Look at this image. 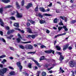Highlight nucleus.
<instances>
[{
    "label": "nucleus",
    "instance_id": "6e6d98bb",
    "mask_svg": "<svg viewBox=\"0 0 76 76\" xmlns=\"http://www.w3.org/2000/svg\"><path fill=\"white\" fill-rule=\"evenodd\" d=\"M46 33H47V34H49V33H50V31L47 29L46 30Z\"/></svg>",
    "mask_w": 76,
    "mask_h": 76
},
{
    "label": "nucleus",
    "instance_id": "39448f33",
    "mask_svg": "<svg viewBox=\"0 0 76 76\" xmlns=\"http://www.w3.org/2000/svg\"><path fill=\"white\" fill-rule=\"evenodd\" d=\"M20 64L21 63H20V62H18L17 63V65L18 66L19 69H20V72L21 71L22 69V66L20 65Z\"/></svg>",
    "mask_w": 76,
    "mask_h": 76
},
{
    "label": "nucleus",
    "instance_id": "a211bd4d",
    "mask_svg": "<svg viewBox=\"0 0 76 76\" xmlns=\"http://www.w3.org/2000/svg\"><path fill=\"white\" fill-rule=\"evenodd\" d=\"M64 59V56H63L62 55H61L60 56V57L59 58V60H61V61H62Z\"/></svg>",
    "mask_w": 76,
    "mask_h": 76
},
{
    "label": "nucleus",
    "instance_id": "37998d69",
    "mask_svg": "<svg viewBox=\"0 0 76 76\" xmlns=\"http://www.w3.org/2000/svg\"><path fill=\"white\" fill-rule=\"evenodd\" d=\"M31 38L33 39L35 38V35L34 34L31 35Z\"/></svg>",
    "mask_w": 76,
    "mask_h": 76
},
{
    "label": "nucleus",
    "instance_id": "72a5a7b5",
    "mask_svg": "<svg viewBox=\"0 0 76 76\" xmlns=\"http://www.w3.org/2000/svg\"><path fill=\"white\" fill-rule=\"evenodd\" d=\"M28 66L30 68H31L32 67V65H31V64H28Z\"/></svg>",
    "mask_w": 76,
    "mask_h": 76
},
{
    "label": "nucleus",
    "instance_id": "5fc2aeb1",
    "mask_svg": "<svg viewBox=\"0 0 76 76\" xmlns=\"http://www.w3.org/2000/svg\"><path fill=\"white\" fill-rule=\"evenodd\" d=\"M27 26H30V23H29L27 22Z\"/></svg>",
    "mask_w": 76,
    "mask_h": 76
},
{
    "label": "nucleus",
    "instance_id": "4c0bfd02",
    "mask_svg": "<svg viewBox=\"0 0 76 76\" xmlns=\"http://www.w3.org/2000/svg\"><path fill=\"white\" fill-rule=\"evenodd\" d=\"M42 75L43 76H46V72H43L42 74Z\"/></svg>",
    "mask_w": 76,
    "mask_h": 76
},
{
    "label": "nucleus",
    "instance_id": "393cba45",
    "mask_svg": "<svg viewBox=\"0 0 76 76\" xmlns=\"http://www.w3.org/2000/svg\"><path fill=\"white\" fill-rule=\"evenodd\" d=\"M56 48H57V50H58V51H60L61 49V48L57 46H56Z\"/></svg>",
    "mask_w": 76,
    "mask_h": 76
},
{
    "label": "nucleus",
    "instance_id": "9d476101",
    "mask_svg": "<svg viewBox=\"0 0 76 76\" xmlns=\"http://www.w3.org/2000/svg\"><path fill=\"white\" fill-rule=\"evenodd\" d=\"M17 12V16L18 18H22V14L21 13L19 14L18 12Z\"/></svg>",
    "mask_w": 76,
    "mask_h": 76
},
{
    "label": "nucleus",
    "instance_id": "2eb2a0df",
    "mask_svg": "<svg viewBox=\"0 0 76 76\" xmlns=\"http://www.w3.org/2000/svg\"><path fill=\"white\" fill-rule=\"evenodd\" d=\"M28 22H30L32 24H34L35 23V21H32L31 20L28 19L27 20Z\"/></svg>",
    "mask_w": 76,
    "mask_h": 76
},
{
    "label": "nucleus",
    "instance_id": "f257e3e1",
    "mask_svg": "<svg viewBox=\"0 0 76 76\" xmlns=\"http://www.w3.org/2000/svg\"><path fill=\"white\" fill-rule=\"evenodd\" d=\"M18 36L19 38L17 39V41L18 43L20 42L21 43V44H28V43H31V41H29L28 42H23L22 41H20V39H22V37L20 36V34H18Z\"/></svg>",
    "mask_w": 76,
    "mask_h": 76
},
{
    "label": "nucleus",
    "instance_id": "09e8293b",
    "mask_svg": "<svg viewBox=\"0 0 76 76\" xmlns=\"http://www.w3.org/2000/svg\"><path fill=\"white\" fill-rule=\"evenodd\" d=\"M66 33H64L62 34H59L60 36H63V35H66Z\"/></svg>",
    "mask_w": 76,
    "mask_h": 76
},
{
    "label": "nucleus",
    "instance_id": "20e7f679",
    "mask_svg": "<svg viewBox=\"0 0 76 76\" xmlns=\"http://www.w3.org/2000/svg\"><path fill=\"white\" fill-rule=\"evenodd\" d=\"M45 53H52L53 54H54V51L51 50H45Z\"/></svg>",
    "mask_w": 76,
    "mask_h": 76
},
{
    "label": "nucleus",
    "instance_id": "412c9836",
    "mask_svg": "<svg viewBox=\"0 0 76 76\" xmlns=\"http://www.w3.org/2000/svg\"><path fill=\"white\" fill-rule=\"evenodd\" d=\"M12 32H13V30H10L8 31L7 34L8 35H9L10 33H12Z\"/></svg>",
    "mask_w": 76,
    "mask_h": 76
},
{
    "label": "nucleus",
    "instance_id": "f8f14e48",
    "mask_svg": "<svg viewBox=\"0 0 76 76\" xmlns=\"http://www.w3.org/2000/svg\"><path fill=\"white\" fill-rule=\"evenodd\" d=\"M26 29H27V32H28L29 33H30V34H32L33 32H32V31H31V29L29 28H26Z\"/></svg>",
    "mask_w": 76,
    "mask_h": 76
},
{
    "label": "nucleus",
    "instance_id": "1a4fd4ad",
    "mask_svg": "<svg viewBox=\"0 0 76 76\" xmlns=\"http://www.w3.org/2000/svg\"><path fill=\"white\" fill-rule=\"evenodd\" d=\"M69 46V45L68 44H66V45H64V46L63 50H66L67 48Z\"/></svg>",
    "mask_w": 76,
    "mask_h": 76
},
{
    "label": "nucleus",
    "instance_id": "a878e982",
    "mask_svg": "<svg viewBox=\"0 0 76 76\" xmlns=\"http://www.w3.org/2000/svg\"><path fill=\"white\" fill-rule=\"evenodd\" d=\"M3 11V8H0V13H1V14H2Z\"/></svg>",
    "mask_w": 76,
    "mask_h": 76
},
{
    "label": "nucleus",
    "instance_id": "0e129e2a",
    "mask_svg": "<svg viewBox=\"0 0 76 76\" xmlns=\"http://www.w3.org/2000/svg\"><path fill=\"white\" fill-rule=\"evenodd\" d=\"M50 10L49 9H47L46 10H45V12H49L50 11Z\"/></svg>",
    "mask_w": 76,
    "mask_h": 76
},
{
    "label": "nucleus",
    "instance_id": "e433bc0d",
    "mask_svg": "<svg viewBox=\"0 0 76 76\" xmlns=\"http://www.w3.org/2000/svg\"><path fill=\"white\" fill-rule=\"evenodd\" d=\"M9 48H10V49L11 50H12V51H15V49H14V48H13L12 47H10Z\"/></svg>",
    "mask_w": 76,
    "mask_h": 76
},
{
    "label": "nucleus",
    "instance_id": "8fccbe9b",
    "mask_svg": "<svg viewBox=\"0 0 76 76\" xmlns=\"http://www.w3.org/2000/svg\"><path fill=\"white\" fill-rule=\"evenodd\" d=\"M39 16L40 18H42V17H43V16L41 15V14L40 13H39Z\"/></svg>",
    "mask_w": 76,
    "mask_h": 76
},
{
    "label": "nucleus",
    "instance_id": "4468645a",
    "mask_svg": "<svg viewBox=\"0 0 76 76\" xmlns=\"http://www.w3.org/2000/svg\"><path fill=\"white\" fill-rule=\"evenodd\" d=\"M15 29H16V30H18V31H20V32H21L22 33H25L24 31L23 30L20 31V29L18 28H15Z\"/></svg>",
    "mask_w": 76,
    "mask_h": 76
},
{
    "label": "nucleus",
    "instance_id": "473e14b6",
    "mask_svg": "<svg viewBox=\"0 0 76 76\" xmlns=\"http://www.w3.org/2000/svg\"><path fill=\"white\" fill-rule=\"evenodd\" d=\"M63 27L62 26H59L58 27V29L59 30V31H61V29H62V28H63Z\"/></svg>",
    "mask_w": 76,
    "mask_h": 76
},
{
    "label": "nucleus",
    "instance_id": "0eeeda50",
    "mask_svg": "<svg viewBox=\"0 0 76 76\" xmlns=\"http://www.w3.org/2000/svg\"><path fill=\"white\" fill-rule=\"evenodd\" d=\"M32 61H34V63H35L36 64L37 66H38L39 67H41V65H39V63H38V62H37V61H35V60H34V59H32Z\"/></svg>",
    "mask_w": 76,
    "mask_h": 76
},
{
    "label": "nucleus",
    "instance_id": "de8ad7c7",
    "mask_svg": "<svg viewBox=\"0 0 76 76\" xmlns=\"http://www.w3.org/2000/svg\"><path fill=\"white\" fill-rule=\"evenodd\" d=\"M35 53H36V52H28L27 53L28 54H30H30H34Z\"/></svg>",
    "mask_w": 76,
    "mask_h": 76
},
{
    "label": "nucleus",
    "instance_id": "603ef678",
    "mask_svg": "<svg viewBox=\"0 0 76 76\" xmlns=\"http://www.w3.org/2000/svg\"><path fill=\"white\" fill-rule=\"evenodd\" d=\"M60 37V34H58V35H57L56 36L54 37V38H57V37Z\"/></svg>",
    "mask_w": 76,
    "mask_h": 76
},
{
    "label": "nucleus",
    "instance_id": "bf43d9fd",
    "mask_svg": "<svg viewBox=\"0 0 76 76\" xmlns=\"http://www.w3.org/2000/svg\"><path fill=\"white\" fill-rule=\"evenodd\" d=\"M6 29L7 30H9V27L8 26L6 27Z\"/></svg>",
    "mask_w": 76,
    "mask_h": 76
},
{
    "label": "nucleus",
    "instance_id": "6e6552de",
    "mask_svg": "<svg viewBox=\"0 0 76 76\" xmlns=\"http://www.w3.org/2000/svg\"><path fill=\"white\" fill-rule=\"evenodd\" d=\"M32 6V4L30 3L28 4L27 5L26 7V8L27 9H28L30 7H31Z\"/></svg>",
    "mask_w": 76,
    "mask_h": 76
},
{
    "label": "nucleus",
    "instance_id": "f3484780",
    "mask_svg": "<svg viewBox=\"0 0 76 76\" xmlns=\"http://www.w3.org/2000/svg\"><path fill=\"white\" fill-rule=\"evenodd\" d=\"M16 6L17 9H19L20 8V6H19V4L18 2H16Z\"/></svg>",
    "mask_w": 76,
    "mask_h": 76
},
{
    "label": "nucleus",
    "instance_id": "5701e85b",
    "mask_svg": "<svg viewBox=\"0 0 76 76\" xmlns=\"http://www.w3.org/2000/svg\"><path fill=\"white\" fill-rule=\"evenodd\" d=\"M44 16H51L50 14L47 13H45L43 14Z\"/></svg>",
    "mask_w": 76,
    "mask_h": 76
},
{
    "label": "nucleus",
    "instance_id": "49530a36",
    "mask_svg": "<svg viewBox=\"0 0 76 76\" xmlns=\"http://www.w3.org/2000/svg\"><path fill=\"white\" fill-rule=\"evenodd\" d=\"M76 22V20H73L71 21V23H75Z\"/></svg>",
    "mask_w": 76,
    "mask_h": 76
},
{
    "label": "nucleus",
    "instance_id": "dca6fc26",
    "mask_svg": "<svg viewBox=\"0 0 76 76\" xmlns=\"http://www.w3.org/2000/svg\"><path fill=\"white\" fill-rule=\"evenodd\" d=\"M0 24L2 26H4V23L2 20L0 19Z\"/></svg>",
    "mask_w": 76,
    "mask_h": 76
},
{
    "label": "nucleus",
    "instance_id": "a18cd8bd",
    "mask_svg": "<svg viewBox=\"0 0 76 76\" xmlns=\"http://www.w3.org/2000/svg\"><path fill=\"white\" fill-rule=\"evenodd\" d=\"M56 53L57 54H58V55H59L60 56H61V53L60 52L57 51Z\"/></svg>",
    "mask_w": 76,
    "mask_h": 76
},
{
    "label": "nucleus",
    "instance_id": "7c9ffc66",
    "mask_svg": "<svg viewBox=\"0 0 76 76\" xmlns=\"http://www.w3.org/2000/svg\"><path fill=\"white\" fill-rule=\"evenodd\" d=\"M29 49H32L33 48V46L31 45H29Z\"/></svg>",
    "mask_w": 76,
    "mask_h": 76
},
{
    "label": "nucleus",
    "instance_id": "79ce46f5",
    "mask_svg": "<svg viewBox=\"0 0 76 76\" xmlns=\"http://www.w3.org/2000/svg\"><path fill=\"white\" fill-rule=\"evenodd\" d=\"M35 11L38 12V7L37 6L35 9Z\"/></svg>",
    "mask_w": 76,
    "mask_h": 76
},
{
    "label": "nucleus",
    "instance_id": "ddd939ff",
    "mask_svg": "<svg viewBox=\"0 0 76 76\" xmlns=\"http://www.w3.org/2000/svg\"><path fill=\"white\" fill-rule=\"evenodd\" d=\"M39 10L42 12H45V9L43 7L40 8Z\"/></svg>",
    "mask_w": 76,
    "mask_h": 76
},
{
    "label": "nucleus",
    "instance_id": "69168bd1",
    "mask_svg": "<svg viewBox=\"0 0 76 76\" xmlns=\"http://www.w3.org/2000/svg\"><path fill=\"white\" fill-rule=\"evenodd\" d=\"M65 31H68V29H67V28H65L64 29Z\"/></svg>",
    "mask_w": 76,
    "mask_h": 76
},
{
    "label": "nucleus",
    "instance_id": "338daca9",
    "mask_svg": "<svg viewBox=\"0 0 76 76\" xmlns=\"http://www.w3.org/2000/svg\"><path fill=\"white\" fill-rule=\"evenodd\" d=\"M0 67H3V65L0 64Z\"/></svg>",
    "mask_w": 76,
    "mask_h": 76
},
{
    "label": "nucleus",
    "instance_id": "58836bf2",
    "mask_svg": "<svg viewBox=\"0 0 76 76\" xmlns=\"http://www.w3.org/2000/svg\"><path fill=\"white\" fill-rule=\"evenodd\" d=\"M10 19H12V20H15V17L13 16H12L10 18Z\"/></svg>",
    "mask_w": 76,
    "mask_h": 76
},
{
    "label": "nucleus",
    "instance_id": "052dcab7",
    "mask_svg": "<svg viewBox=\"0 0 76 76\" xmlns=\"http://www.w3.org/2000/svg\"><path fill=\"white\" fill-rule=\"evenodd\" d=\"M56 13H59V10H58L56 9Z\"/></svg>",
    "mask_w": 76,
    "mask_h": 76
},
{
    "label": "nucleus",
    "instance_id": "4d7b16f0",
    "mask_svg": "<svg viewBox=\"0 0 76 76\" xmlns=\"http://www.w3.org/2000/svg\"><path fill=\"white\" fill-rule=\"evenodd\" d=\"M0 34L1 35H3V32H2V31H0Z\"/></svg>",
    "mask_w": 76,
    "mask_h": 76
},
{
    "label": "nucleus",
    "instance_id": "cd10ccee",
    "mask_svg": "<svg viewBox=\"0 0 76 76\" xmlns=\"http://www.w3.org/2000/svg\"><path fill=\"white\" fill-rule=\"evenodd\" d=\"M19 47L20 48H21V49H24V48H25V47L22 45H20Z\"/></svg>",
    "mask_w": 76,
    "mask_h": 76
},
{
    "label": "nucleus",
    "instance_id": "a19ab883",
    "mask_svg": "<svg viewBox=\"0 0 76 76\" xmlns=\"http://www.w3.org/2000/svg\"><path fill=\"white\" fill-rule=\"evenodd\" d=\"M41 48H46V47L44 45H42L40 46Z\"/></svg>",
    "mask_w": 76,
    "mask_h": 76
},
{
    "label": "nucleus",
    "instance_id": "c03bdc74",
    "mask_svg": "<svg viewBox=\"0 0 76 76\" xmlns=\"http://www.w3.org/2000/svg\"><path fill=\"white\" fill-rule=\"evenodd\" d=\"M57 22V18H55L54 20V23H56Z\"/></svg>",
    "mask_w": 76,
    "mask_h": 76
},
{
    "label": "nucleus",
    "instance_id": "f704fd0d",
    "mask_svg": "<svg viewBox=\"0 0 76 76\" xmlns=\"http://www.w3.org/2000/svg\"><path fill=\"white\" fill-rule=\"evenodd\" d=\"M4 57H6V55H3L0 56V58H4Z\"/></svg>",
    "mask_w": 76,
    "mask_h": 76
},
{
    "label": "nucleus",
    "instance_id": "ea45409f",
    "mask_svg": "<svg viewBox=\"0 0 76 76\" xmlns=\"http://www.w3.org/2000/svg\"><path fill=\"white\" fill-rule=\"evenodd\" d=\"M24 0H23L22 2H21V5L22 6H24Z\"/></svg>",
    "mask_w": 76,
    "mask_h": 76
},
{
    "label": "nucleus",
    "instance_id": "13d9d810",
    "mask_svg": "<svg viewBox=\"0 0 76 76\" xmlns=\"http://www.w3.org/2000/svg\"><path fill=\"white\" fill-rule=\"evenodd\" d=\"M71 72H72V76H75V73H74V72H73V71H71Z\"/></svg>",
    "mask_w": 76,
    "mask_h": 76
},
{
    "label": "nucleus",
    "instance_id": "3c124183",
    "mask_svg": "<svg viewBox=\"0 0 76 76\" xmlns=\"http://www.w3.org/2000/svg\"><path fill=\"white\" fill-rule=\"evenodd\" d=\"M53 67H51L50 68H49L48 69V70H50V69H53V67H54V65H53Z\"/></svg>",
    "mask_w": 76,
    "mask_h": 76
},
{
    "label": "nucleus",
    "instance_id": "e2e57ef3",
    "mask_svg": "<svg viewBox=\"0 0 76 76\" xmlns=\"http://www.w3.org/2000/svg\"><path fill=\"white\" fill-rule=\"evenodd\" d=\"M51 6H52V3H51L48 5V6L51 7Z\"/></svg>",
    "mask_w": 76,
    "mask_h": 76
},
{
    "label": "nucleus",
    "instance_id": "c9c22d12",
    "mask_svg": "<svg viewBox=\"0 0 76 76\" xmlns=\"http://www.w3.org/2000/svg\"><path fill=\"white\" fill-rule=\"evenodd\" d=\"M10 75H15V72H11L10 73Z\"/></svg>",
    "mask_w": 76,
    "mask_h": 76
},
{
    "label": "nucleus",
    "instance_id": "423d86ee",
    "mask_svg": "<svg viewBox=\"0 0 76 76\" xmlns=\"http://www.w3.org/2000/svg\"><path fill=\"white\" fill-rule=\"evenodd\" d=\"M60 18L62 20H64V21L65 22H66L67 20V18L64 16L63 17L62 16H60Z\"/></svg>",
    "mask_w": 76,
    "mask_h": 76
},
{
    "label": "nucleus",
    "instance_id": "c756f323",
    "mask_svg": "<svg viewBox=\"0 0 76 76\" xmlns=\"http://www.w3.org/2000/svg\"><path fill=\"white\" fill-rule=\"evenodd\" d=\"M13 37V35H11L10 36V37H7V39H11V38Z\"/></svg>",
    "mask_w": 76,
    "mask_h": 76
},
{
    "label": "nucleus",
    "instance_id": "4be33fe9",
    "mask_svg": "<svg viewBox=\"0 0 76 76\" xmlns=\"http://www.w3.org/2000/svg\"><path fill=\"white\" fill-rule=\"evenodd\" d=\"M14 26H15L16 27H17L18 28H19V23H15L14 24Z\"/></svg>",
    "mask_w": 76,
    "mask_h": 76
},
{
    "label": "nucleus",
    "instance_id": "2f4dec72",
    "mask_svg": "<svg viewBox=\"0 0 76 76\" xmlns=\"http://www.w3.org/2000/svg\"><path fill=\"white\" fill-rule=\"evenodd\" d=\"M29 45H27L25 46V48L26 49H29Z\"/></svg>",
    "mask_w": 76,
    "mask_h": 76
},
{
    "label": "nucleus",
    "instance_id": "680f3d73",
    "mask_svg": "<svg viewBox=\"0 0 76 76\" xmlns=\"http://www.w3.org/2000/svg\"><path fill=\"white\" fill-rule=\"evenodd\" d=\"M68 48L69 50H72V47H69Z\"/></svg>",
    "mask_w": 76,
    "mask_h": 76
},
{
    "label": "nucleus",
    "instance_id": "bb28decb",
    "mask_svg": "<svg viewBox=\"0 0 76 76\" xmlns=\"http://www.w3.org/2000/svg\"><path fill=\"white\" fill-rule=\"evenodd\" d=\"M58 25H60V26H61L62 25L63 26L64 25H63V23L61 22H61L58 23Z\"/></svg>",
    "mask_w": 76,
    "mask_h": 76
},
{
    "label": "nucleus",
    "instance_id": "9b49d317",
    "mask_svg": "<svg viewBox=\"0 0 76 76\" xmlns=\"http://www.w3.org/2000/svg\"><path fill=\"white\" fill-rule=\"evenodd\" d=\"M39 59L40 61H42V60H47V59L45 58V56H41Z\"/></svg>",
    "mask_w": 76,
    "mask_h": 76
},
{
    "label": "nucleus",
    "instance_id": "c85d7f7f",
    "mask_svg": "<svg viewBox=\"0 0 76 76\" xmlns=\"http://www.w3.org/2000/svg\"><path fill=\"white\" fill-rule=\"evenodd\" d=\"M0 40H1V41H2L4 42H6V40L4 39L3 38H0Z\"/></svg>",
    "mask_w": 76,
    "mask_h": 76
},
{
    "label": "nucleus",
    "instance_id": "774afa93",
    "mask_svg": "<svg viewBox=\"0 0 76 76\" xmlns=\"http://www.w3.org/2000/svg\"><path fill=\"white\" fill-rule=\"evenodd\" d=\"M49 72L50 73H53V71L51 70V71H49Z\"/></svg>",
    "mask_w": 76,
    "mask_h": 76
},
{
    "label": "nucleus",
    "instance_id": "b1692460",
    "mask_svg": "<svg viewBox=\"0 0 76 76\" xmlns=\"http://www.w3.org/2000/svg\"><path fill=\"white\" fill-rule=\"evenodd\" d=\"M39 22L41 24H42V23H45V21L44 20H39Z\"/></svg>",
    "mask_w": 76,
    "mask_h": 76
},
{
    "label": "nucleus",
    "instance_id": "f03ea898",
    "mask_svg": "<svg viewBox=\"0 0 76 76\" xmlns=\"http://www.w3.org/2000/svg\"><path fill=\"white\" fill-rule=\"evenodd\" d=\"M7 69L6 68H4L3 69L0 70V76H4V74L7 72Z\"/></svg>",
    "mask_w": 76,
    "mask_h": 76
},
{
    "label": "nucleus",
    "instance_id": "864d4df0",
    "mask_svg": "<svg viewBox=\"0 0 76 76\" xmlns=\"http://www.w3.org/2000/svg\"><path fill=\"white\" fill-rule=\"evenodd\" d=\"M9 69H12V70H13V68L12 66H9Z\"/></svg>",
    "mask_w": 76,
    "mask_h": 76
},
{
    "label": "nucleus",
    "instance_id": "aec40b11",
    "mask_svg": "<svg viewBox=\"0 0 76 76\" xmlns=\"http://www.w3.org/2000/svg\"><path fill=\"white\" fill-rule=\"evenodd\" d=\"M3 1L4 3H7L10 1V0H3Z\"/></svg>",
    "mask_w": 76,
    "mask_h": 76
},
{
    "label": "nucleus",
    "instance_id": "6ab92c4d",
    "mask_svg": "<svg viewBox=\"0 0 76 76\" xmlns=\"http://www.w3.org/2000/svg\"><path fill=\"white\" fill-rule=\"evenodd\" d=\"M12 5H7L5 6L4 8V9H8V8H10V7H12Z\"/></svg>",
    "mask_w": 76,
    "mask_h": 76
},
{
    "label": "nucleus",
    "instance_id": "7ed1b4c3",
    "mask_svg": "<svg viewBox=\"0 0 76 76\" xmlns=\"http://www.w3.org/2000/svg\"><path fill=\"white\" fill-rule=\"evenodd\" d=\"M69 65L70 67H74L76 66V64L73 61H70L69 62Z\"/></svg>",
    "mask_w": 76,
    "mask_h": 76
}]
</instances>
